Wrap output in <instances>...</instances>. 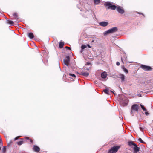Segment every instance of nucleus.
Instances as JSON below:
<instances>
[{
  "label": "nucleus",
  "instance_id": "7",
  "mask_svg": "<svg viewBox=\"0 0 153 153\" xmlns=\"http://www.w3.org/2000/svg\"><path fill=\"white\" fill-rule=\"evenodd\" d=\"M128 102V99L127 98H125L121 102V104L123 106H125L127 105Z\"/></svg>",
  "mask_w": 153,
  "mask_h": 153
},
{
  "label": "nucleus",
  "instance_id": "24",
  "mask_svg": "<svg viewBox=\"0 0 153 153\" xmlns=\"http://www.w3.org/2000/svg\"><path fill=\"white\" fill-rule=\"evenodd\" d=\"M25 139L29 140L31 143H32L33 142V140L32 139H30L29 137H26L25 138Z\"/></svg>",
  "mask_w": 153,
  "mask_h": 153
},
{
  "label": "nucleus",
  "instance_id": "9",
  "mask_svg": "<svg viewBox=\"0 0 153 153\" xmlns=\"http://www.w3.org/2000/svg\"><path fill=\"white\" fill-rule=\"evenodd\" d=\"M134 150V153H137V152L139 151L140 149V148L138 147L136 144L133 148Z\"/></svg>",
  "mask_w": 153,
  "mask_h": 153
},
{
  "label": "nucleus",
  "instance_id": "33",
  "mask_svg": "<svg viewBox=\"0 0 153 153\" xmlns=\"http://www.w3.org/2000/svg\"><path fill=\"white\" fill-rule=\"evenodd\" d=\"M145 113L146 115H148L149 114V113L147 111L145 112Z\"/></svg>",
  "mask_w": 153,
  "mask_h": 153
},
{
  "label": "nucleus",
  "instance_id": "35",
  "mask_svg": "<svg viewBox=\"0 0 153 153\" xmlns=\"http://www.w3.org/2000/svg\"><path fill=\"white\" fill-rule=\"evenodd\" d=\"M121 61H122V62H123V63L124 62H123V58H122V57H121Z\"/></svg>",
  "mask_w": 153,
  "mask_h": 153
},
{
  "label": "nucleus",
  "instance_id": "5",
  "mask_svg": "<svg viewBox=\"0 0 153 153\" xmlns=\"http://www.w3.org/2000/svg\"><path fill=\"white\" fill-rule=\"evenodd\" d=\"M140 67L142 68L146 71H150L152 70V68L150 66L142 65H141Z\"/></svg>",
  "mask_w": 153,
  "mask_h": 153
},
{
  "label": "nucleus",
  "instance_id": "13",
  "mask_svg": "<svg viewBox=\"0 0 153 153\" xmlns=\"http://www.w3.org/2000/svg\"><path fill=\"white\" fill-rule=\"evenodd\" d=\"M28 36L31 39H33L34 37V35L32 33H29L28 34Z\"/></svg>",
  "mask_w": 153,
  "mask_h": 153
},
{
  "label": "nucleus",
  "instance_id": "6",
  "mask_svg": "<svg viewBox=\"0 0 153 153\" xmlns=\"http://www.w3.org/2000/svg\"><path fill=\"white\" fill-rule=\"evenodd\" d=\"M70 62V58L69 56H66V58L64 59V64L67 66H68L69 62Z\"/></svg>",
  "mask_w": 153,
  "mask_h": 153
},
{
  "label": "nucleus",
  "instance_id": "37",
  "mask_svg": "<svg viewBox=\"0 0 153 153\" xmlns=\"http://www.w3.org/2000/svg\"><path fill=\"white\" fill-rule=\"evenodd\" d=\"M94 40H93L92 41V42H94Z\"/></svg>",
  "mask_w": 153,
  "mask_h": 153
},
{
  "label": "nucleus",
  "instance_id": "1",
  "mask_svg": "<svg viewBox=\"0 0 153 153\" xmlns=\"http://www.w3.org/2000/svg\"><path fill=\"white\" fill-rule=\"evenodd\" d=\"M105 5L108 9H111L112 10H115L116 9L117 11L120 14H123L124 13V10L122 7L120 6L117 7L116 5L112 4L110 2H106Z\"/></svg>",
  "mask_w": 153,
  "mask_h": 153
},
{
  "label": "nucleus",
  "instance_id": "22",
  "mask_svg": "<svg viewBox=\"0 0 153 153\" xmlns=\"http://www.w3.org/2000/svg\"><path fill=\"white\" fill-rule=\"evenodd\" d=\"M122 68L123 70L126 73H128V71L127 69L125 68V67L123 66L122 67Z\"/></svg>",
  "mask_w": 153,
  "mask_h": 153
},
{
  "label": "nucleus",
  "instance_id": "36",
  "mask_svg": "<svg viewBox=\"0 0 153 153\" xmlns=\"http://www.w3.org/2000/svg\"><path fill=\"white\" fill-rule=\"evenodd\" d=\"M110 91L112 92V93H113V94H114V93L112 91Z\"/></svg>",
  "mask_w": 153,
  "mask_h": 153
},
{
  "label": "nucleus",
  "instance_id": "16",
  "mask_svg": "<svg viewBox=\"0 0 153 153\" xmlns=\"http://www.w3.org/2000/svg\"><path fill=\"white\" fill-rule=\"evenodd\" d=\"M64 43L62 41H60L59 44V47L60 48H62L64 46Z\"/></svg>",
  "mask_w": 153,
  "mask_h": 153
},
{
  "label": "nucleus",
  "instance_id": "25",
  "mask_svg": "<svg viewBox=\"0 0 153 153\" xmlns=\"http://www.w3.org/2000/svg\"><path fill=\"white\" fill-rule=\"evenodd\" d=\"M6 146H4L2 149V151L3 153H4L6 151Z\"/></svg>",
  "mask_w": 153,
  "mask_h": 153
},
{
  "label": "nucleus",
  "instance_id": "18",
  "mask_svg": "<svg viewBox=\"0 0 153 153\" xmlns=\"http://www.w3.org/2000/svg\"><path fill=\"white\" fill-rule=\"evenodd\" d=\"M100 2V0H94V4L95 5H97Z\"/></svg>",
  "mask_w": 153,
  "mask_h": 153
},
{
  "label": "nucleus",
  "instance_id": "38",
  "mask_svg": "<svg viewBox=\"0 0 153 153\" xmlns=\"http://www.w3.org/2000/svg\"><path fill=\"white\" fill-rule=\"evenodd\" d=\"M81 53H82V51H81Z\"/></svg>",
  "mask_w": 153,
  "mask_h": 153
},
{
  "label": "nucleus",
  "instance_id": "17",
  "mask_svg": "<svg viewBox=\"0 0 153 153\" xmlns=\"http://www.w3.org/2000/svg\"><path fill=\"white\" fill-rule=\"evenodd\" d=\"M13 15L15 19L17 20L18 19V14L16 12L14 13L13 14Z\"/></svg>",
  "mask_w": 153,
  "mask_h": 153
},
{
  "label": "nucleus",
  "instance_id": "30",
  "mask_svg": "<svg viewBox=\"0 0 153 153\" xmlns=\"http://www.w3.org/2000/svg\"><path fill=\"white\" fill-rule=\"evenodd\" d=\"M65 48L66 49H68L69 50H71V48L70 47H69L66 46V47H65Z\"/></svg>",
  "mask_w": 153,
  "mask_h": 153
},
{
  "label": "nucleus",
  "instance_id": "21",
  "mask_svg": "<svg viewBox=\"0 0 153 153\" xmlns=\"http://www.w3.org/2000/svg\"><path fill=\"white\" fill-rule=\"evenodd\" d=\"M103 92L105 93H106V94H109V91H108V89H104L103 90Z\"/></svg>",
  "mask_w": 153,
  "mask_h": 153
},
{
  "label": "nucleus",
  "instance_id": "8",
  "mask_svg": "<svg viewBox=\"0 0 153 153\" xmlns=\"http://www.w3.org/2000/svg\"><path fill=\"white\" fill-rule=\"evenodd\" d=\"M33 150L35 152H38L40 150V148L37 146L34 145L33 148Z\"/></svg>",
  "mask_w": 153,
  "mask_h": 153
},
{
  "label": "nucleus",
  "instance_id": "34",
  "mask_svg": "<svg viewBox=\"0 0 153 153\" xmlns=\"http://www.w3.org/2000/svg\"><path fill=\"white\" fill-rule=\"evenodd\" d=\"M87 46L89 48H91V47L89 44H88Z\"/></svg>",
  "mask_w": 153,
  "mask_h": 153
},
{
  "label": "nucleus",
  "instance_id": "3",
  "mask_svg": "<svg viewBox=\"0 0 153 153\" xmlns=\"http://www.w3.org/2000/svg\"><path fill=\"white\" fill-rule=\"evenodd\" d=\"M118 30V28L117 27H114L109 29L106 31L103 34L104 36L107 35V34L111 33H112L117 31Z\"/></svg>",
  "mask_w": 153,
  "mask_h": 153
},
{
  "label": "nucleus",
  "instance_id": "26",
  "mask_svg": "<svg viewBox=\"0 0 153 153\" xmlns=\"http://www.w3.org/2000/svg\"><path fill=\"white\" fill-rule=\"evenodd\" d=\"M138 141H139L141 143H144V142L143 141V140H142V139L140 138H139L138 139Z\"/></svg>",
  "mask_w": 153,
  "mask_h": 153
},
{
  "label": "nucleus",
  "instance_id": "20",
  "mask_svg": "<svg viewBox=\"0 0 153 153\" xmlns=\"http://www.w3.org/2000/svg\"><path fill=\"white\" fill-rule=\"evenodd\" d=\"M24 141L23 140L17 142V144L18 145H20L24 143Z\"/></svg>",
  "mask_w": 153,
  "mask_h": 153
},
{
  "label": "nucleus",
  "instance_id": "11",
  "mask_svg": "<svg viewBox=\"0 0 153 153\" xmlns=\"http://www.w3.org/2000/svg\"><path fill=\"white\" fill-rule=\"evenodd\" d=\"M79 74L83 75L85 76H88L89 75V73L88 72H85L84 71H82L79 73Z\"/></svg>",
  "mask_w": 153,
  "mask_h": 153
},
{
  "label": "nucleus",
  "instance_id": "10",
  "mask_svg": "<svg viewBox=\"0 0 153 153\" xmlns=\"http://www.w3.org/2000/svg\"><path fill=\"white\" fill-rule=\"evenodd\" d=\"M108 23L106 22H103L99 23V25L103 27H105L107 26Z\"/></svg>",
  "mask_w": 153,
  "mask_h": 153
},
{
  "label": "nucleus",
  "instance_id": "39",
  "mask_svg": "<svg viewBox=\"0 0 153 153\" xmlns=\"http://www.w3.org/2000/svg\"><path fill=\"white\" fill-rule=\"evenodd\" d=\"M87 70L88 71L89 70V69H87Z\"/></svg>",
  "mask_w": 153,
  "mask_h": 153
},
{
  "label": "nucleus",
  "instance_id": "28",
  "mask_svg": "<svg viewBox=\"0 0 153 153\" xmlns=\"http://www.w3.org/2000/svg\"><path fill=\"white\" fill-rule=\"evenodd\" d=\"M69 75H70V76H73L74 77H76L75 75L74 74H71L69 73Z\"/></svg>",
  "mask_w": 153,
  "mask_h": 153
},
{
  "label": "nucleus",
  "instance_id": "31",
  "mask_svg": "<svg viewBox=\"0 0 153 153\" xmlns=\"http://www.w3.org/2000/svg\"><path fill=\"white\" fill-rule=\"evenodd\" d=\"M116 64L117 66H119L120 65V63L119 62H117L116 63Z\"/></svg>",
  "mask_w": 153,
  "mask_h": 153
},
{
  "label": "nucleus",
  "instance_id": "4",
  "mask_svg": "<svg viewBox=\"0 0 153 153\" xmlns=\"http://www.w3.org/2000/svg\"><path fill=\"white\" fill-rule=\"evenodd\" d=\"M120 146H114L110 149L108 153H116L120 148Z\"/></svg>",
  "mask_w": 153,
  "mask_h": 153
},
{
  "label": "nucleus",
  "instance_id": "14",
  "mask_svg": "<svg viewBox=\"0 0 153 153\" xmlns=\"http://www.w3.org/2000/svg\"><path fill=\"white\" fill-rule=\"evenodd\" d=\"M120 78L121 79V82H123L125 79V76L123 74H120Z\"/></svg>",
  "mask_w": 153,
  "mask_h": 153
},
{
  "label": "nucleus",
  "instance_id": "29",
  "mask_svg": "<svg viewBox=\"0 0 153 153\" xmlns=\"http://www.w3.org/2000/svg\"><path fill=\"white\" fill-rule=\"evenodd\" d=\"M21 136H18V137H15L14 139V140H17L19 137H20Z\"/></svg>",
  "mask_w": 153,
  "mask_h": 153
},
{
  "label": "nucleus",
  "instance_id": "2",
  "mask_svg": "<svg viewBox=\"0 0 153 153\" xmlns=\"http://www.w3.org/2000/svg\"><path fill=\"white\" fill-rule=\"evenodd\" d=\"M140 108L139 105L136 104L133 105L131 107V113L132 116L134 115V113L138 112V110Z\"/></svg>",
  "mask_w": 153,
  "mask_h": 153
},
{
  "label": "nucleus",
  "instance_id": "12",
  "mask_svg": "<svg viewBox=\"0 0 153 153\" xmlns=\"http://www.w3.org/2000/svg\"><path fill=\"white\" fill-rule=\"evenodd\" d=\"M107 74L106 72H104L101 73V76L102 78L105 79L106 77Z\"/></svg>",
  "mask_w": 153,
  "mask_h": 153
},
{
  "label": "nucleus",
  "instance_id": "40",
  "mask_svg": "<svg viewBox=\"0 0 153 153\" xmlns=\"http://www.w3.org/2000/svg\"><path fill=\"white\" fill-rule=\"evenodd\" d=\"M1 149V147H0V150Z\"/></svg>",
  "mask_w": 153,
  "mask_h": 153
},
{
  "label": "nucleus",
  "instance_id": "32",
  "mask_svg": "<svg viewBox=\"0 0 153 153\" xmlns=\"http://www.w3.org/2000/svg\"><path fill=\"white\" fill-rule=\"evenodd\" d=\"M2 140H1V137H0V144L1 143H2Z\"/></svg>",
  "mask_w": 153,
  "mask_h": 153
},
{
  "label": "nucleus",
  "instance_id": "19",
  "mask_svg": "<svg viewBox=\"0 0 153 153\" xmlns=\"http://www.w3.org/2000/svg\"><path fill=\"white\" fill-rule=\"evenodd\" d=\"M7 23L10 25H13L14 24V22L12 21L8 20L7 21Z\"/></svg>",
  "mask_w": 153,
  "mask_h": 153
},
{
  "label": "nucleus",
  "instance_id": "23",
  "mask_svg": "<svg viewBox=\"0 0 153 153\" xmlns=\"http://www.w3.org/2000/svg\"><path fill=\"white\" fill-rule=\"evenodd\" d=\"M140 105L141 108H142V109L143 110V111H147L146 109L144 107V106L143 105L141 104H140Z\"/></svg>",
  "mask_w": 153,
  "mask_h": 153
},
{
  "label": "nucleus",
  "instance_id": "27",
  "mask_svg": "<svg viewBox=\"0 0 153 153\" xmlns=\"http://www.w3.org/2000/svg\"><path fill=\"white\" fill-rule=\"evenodd\" d=\"M86 47V46L85 45H82L81 46V48L82 49H84Z\"/></svg>",
  "mask_w": 153,
  "mask_h": 153
},
{
  "label": "nucleus",
  "instance_id": "15",
  "mask_svg": "<svg viewBox=\"0 0 153 153\" xmlns=\"http://www.w3.org/2000/svg\"><path fill=\"white\" fill-rule=\"evenodd\" d=\"M136 144L134 143L133 141H131L128 142V145L130 146H131L132 145L134 146Z\"/></svg>",
  "mask_w": 153,
  "mask_h": 153
}]
</instances>
